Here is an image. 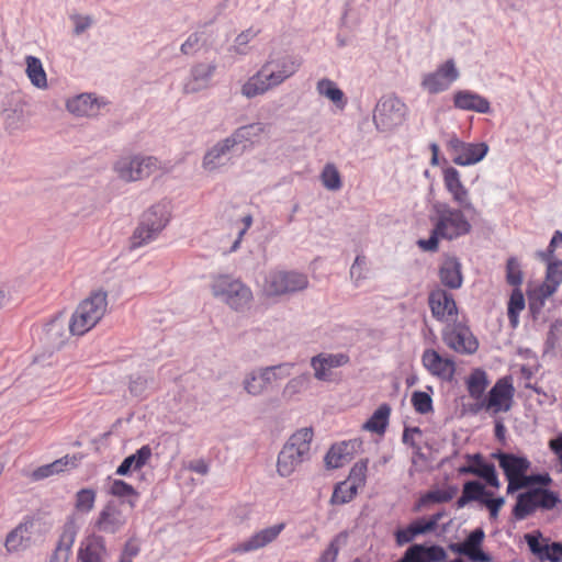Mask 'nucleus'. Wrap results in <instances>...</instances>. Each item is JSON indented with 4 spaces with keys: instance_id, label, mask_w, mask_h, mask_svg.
Returning <instances> with one entry per match:
<instances>
[{
    "instance_id": "obj_1",
    "label": "nucleus",
    "mask_w": 562,
    "mask_h": 562,
    "mask_svg": "<svg viewBox=\"0 0 562 562\" xmlns=\"http://www.w3.org/2000/svg\"><path fill=\"white\" fill-rule=\"evenodd\" d=\"M447 203L437 202L432 205L430 222L432 231L428 239H419L417 245L425 251H437L439 240H454L468 235L472 225L462 211Z\"/></svg>"
},
{
    "instance_id": "obj_2",
    "label": "nucleus",
    "mask_w": 562,
    "mask_h": 562,
    "mask_svg": "<svg viewBox=\"0 0 562 562\" xmlns=\"http://www.w3.org/2000/svg\"><path fill=\"white\" fill-rule=\"evenodd\" d=\"M108 311V292L98 289L82 300L69 321V331L82 336L94 328Z\"/></svg>"
},
{
    "instance_id": "obj_3",
    "label": "nucleus",
    "mask_w": 562,
    "mask_h": 562,
    "mask_svg": "<svg viewBox=\"0 0 562 562\" xmlns=\"http://www.w3.org/2000/svg\"><path fill=\"white\" fill-rule=\"evenodd\" d=\"M313 436V429L305 427L296 430L288 439L278 454L277 472L280 476L292 475L303 462L310 459Z\"/></svg>"
},
{
    "instance_id": "obj_4",
    "label": "nucleus",
    "mask_w": 562,
    "mask_h": 562,
    "mask_svg": "<svg viewBox=\"0 0 562 562\" xmlns=\"http://www.w3.org/2000/svg\"><path fill=\"white\" fill-rule=\"evenodd\" d=\"M170 220V207L168 203H158L144 212L138 226L135 228L131 239V249L140 248L155 240Z\"/></svg>"
},
{
    "instance_id": "obj_5",
    "label": "nucleus",
    "mask_w": 562,
    "mask_h": 562,
    "mask_svg": "<svg viewBox=\"0 0 562 562\" xmlns=\"http://www.w3.org/2000/svg\"><path fill=\"white\" fill-rule=\"evenodd\" d=\"M514 395L515 387L512 376H503L495 382L484 401L469 404L465 412L472 415L482 411L490 412L493 415L507 413L513 406Z\"/></svg>"
},
{
    "instance_id": "obj_6",
    "label": "nucleus",
    "mask_w": 562,
    "mask_h": 562,
    "mask_svg": "<svg viewBox=\"0 0 562 562\" xmlns=\"http://www.w3.org/2000/svg\"><path fill=\"white\" fill-rule=\"evenodd\" d=\"M485 485L480 481L465 482L457 504L458 507H463L470 502H477L488 510L490 518L496 520L505 505V498L503 496L495 497L494 493L487 490Z\"/></svg>"
},
{
    "instance_id": "obj_7",
    "label": "nucleus",
    "mask_w": 562,
    "mask_h": 562,
    "mask_svg": "<svg viewBox=\"0 0 562 562\" xmlns=\"http://www.w3.org/2000/svg\"><path fill=\"white\" fill-rule=\"evenodd\" d=\"M493 457L497 459L498 465L506 477V493L514 494L522 490V482L531 468L530 460L525 456L510 452H497Z\"/></svg>"
},
{
    "instance_id": "obj_8",
    "label": "nucleus",
    "mask_w": 562,
    "mask_h": 562,
    "mask_svg": "<svg viewBox=\"0 0 562 562\" xmlns=\"http://www.w3.org/2000/svg\"><path fill=\"white\" fill-rule=\"evenodd\" d=\"M547 263L544 281L528 293L532 313H539L546 301L551 297L562 283V260L544 261Z\"/></svg>"
},
{
    "instance_id": "obj_9",
    "label": "nucleus",
    "mask_w": 562,
    "mask_h": 562,
    "mask_svg": "<svg viewBox=\"0 0 562 562\" xmlns=\"http://www.w3.org/2000/svg\"><path fill=\"white\" fill-rule=\"evenodd\" d=\"M307 285L308 279L304 273L276 270L266 277L263 292L269 296H277L302 291Z\"/></svg>"
},
{
    "instance_id": "obj_10",
    "label": "nucleus",
    "mask_w": 562,
    "mask_h": 562,
    "mask_svg": "<svg viewBox=\"0 0 562 562\" xmlns=\"http://www.w3.org/2000/svg\"><path fill=\"white\" fill-rule=\"evenodd\" d=\"M214 293L221 296L234 310H243L252 300L250 289L238 280L220 277L213 284Z\"/></svg>"
},
{
    "instance_id": "obj_11",
    "label": "nucleus",
    "mask_w": 562,
    "mask_h": 562,
    "mask_svg": "<svg viewBox=\"0 0 562 562\" xmlns=\"http://www.w3.org/2000/svg\"><path fill=\"white\" fill-rule=\"evenodd\" d=\"M442 340L448 348L462 355H472L479 348L477 339L463 322L448 324L442 329Z\"/></svg>"
},
{
    "instance_id": "obj_12",
    "label": "nucleus",
    "mask_w": 562,
    "mask_h": 562,
    "mask_svg": "<svg viewBox=\"0 0 562 562\" xmlns=\"http://www.w3.org/2000/svg\"><path fill=\"white\" fill-rule=\"evenodd\" d=\"M447 150L458 166H470L481 161L488 151L485 143H465L456 135L447 140Z\"/></svg>"
},
{
    "instance_id": "obj_13",
    "label": "nucleus",
    "mask_w": 562,
    "mask_h": 562,
    "mask_svg": "<svg viewBox=\"0 0 562 562\" xmlns=\"http://www.w3.org/2000/svg\"><path fill=\"white\" fill-rule=\"evenodd\" d=\"M460 74L453 59H448L440 64L435 71L423 76L420 86L430 94H438L448 90Z\"/></svg>"
},
{
    "instance_id": "obj_14",
    "label": "nucleus",
    "mask_w": 562,
    "mask_h": 562,
    "mask_svg": "<svg viewBox=\"0 0 562 562\" xmlns=\"http://www.w3.org/2000/svg\"><path fill=\"white\" fill-rule=\"evenodd\" d=\"M405 120V104L396 98L380 101L373 114L376 127L383 132L391 131Z\"/></svg>"
},
{
    "instance_id": "obj_15",
    "label": "nucleus",
    "mask_w": 562,
    "mask_h": 562,
    "mask_svg": "<svg viewBox=\"0 0 562 562\" xmlns=\"http://www.w3.org/2000/svg\"><path fill=\"white\" fill-rule=\"evenodd\" d=\"M157 168V159L154 157L122 158L115 165L119 177L125 181H137L147 178Z\"/></svg>"
},
{
    "instance_id": "obj_16",
    "label": "nucleus",
    "mask_w": 562,
    "mask_h": 562,
    "mask_svg": "<svg viewBox=\"0 0 562 562\" xmlns=\"http://www.w3.org/2000/svg\"><path fill=\"white\" fill-rule=\"evenodd\" d=\"M428 305L432 317L438 322H454L458 317L459 311L453 294L441 288L430 291Z\"/></svg>"
},
{
    "instance_id": "obj_17",
    "label": "nucleus",
    "mask_w": 562,
    "mask_h": 562,
    "mask_svg": "<svg viewBox=\"0 0 562 562\" xmlns=\"http://www.w3.org/2000/svg\"><path fill=\"white\" fill-rule=\"evenodd\" d=\"M467 464L458 468L460 475H475L482 479L490 487L499 488L501 481L498 479L495 465L485 460L481 453L467 454Z\"/></svg>"
},
{
    "instance_id": "obj_18",
    "label": "nucleus",
    "mask_w": 562,
    "mask_h": 562,
    "mask_svg": "<svg viewBox=\"0 0 562 562\" xmlns=\"http://www.w3.org/2000/svg\"><path fill=\"white\" fill-rule=\"evenodd\" d=\"M266 133V125L262 123L249 124L246 126L239 127L231 137L226 138L222 144H218L215 149H213V154L216 153V157L224 155L229 149L239 146L236 149L243 150L246 148L247 144H254L259 140V137Z\"/></svg>"
},
{
    "instance_id": "obj_19",
    "label": "nucleus",
    "mask_w": 562,
    "mask_h": 562,
    "mask_svg": "<svg viewBox=\"0 0 562 562\" xmlns=\"http://www.w3.org/2000/svg\"><path fill=\"white\" fill-rule=\"evenodd\" d=\"M443 184L453 202L461 209L469 212L476 211L471 202L469 190L462 183L460 172L456 168L448 167L443 170Z\"/></svg>"
},
{
    "instance_id": "obj_20",
    "label": "nucleus",
    "mask_w": 562,
    "mask_h": 562,
    "mask_svg": "<svg viewBox=\"0 0 562 562\" xmlns=\"http://www.w3.org/2000/svg\"><path fill=\"white\" fill-rule=\"evenodd\" d=\"M262 66L269 67L267 77L276 88L291 78L299 70L301 63L292 56L284 55L278 58H270Z\"/></svg>"
},
{
    "instance_id": "obj_21",
    "label": "nucleus",
    "mask_w": 562,
    "mask_h": 562,
    "mask_svg": "<svg viewBox=\"0 0 562 562\" xmlns=\"http://www.w3.org/2000/svg\"><path fill=\"white\" fill-rule=\"evenodd\" d=\"M362 447L358 438L333 445L325 456V463L329 469H338L350 462Z\"/></svg>"
},
{
    "instance_id": "obj_22",
    "label": "nucleus",
    "mask_w": 562,
    "mask_h": 562,
    "mask_svg": "<svg viewBox=\"0 0 562 562\" xmlns=\"http://www.w3.org/2000/svg\"><path fill=\"white\" fill-rule=\"evenodd\" d=\"M425 369L434 376L450 381L456 372V364L450 358L441 357L434 349H426L422 356Z\"/></svg>"
},
{
    "instance_id": "obj_23",
    "label": "nucleus",
    "mask_w": 562,
    "mask_h": 562,
    "mask_svg": "<svg viewBox=\"0 0 562 562\" xmlns=\"http://www.w3.org/2000/svg\"><path fill=\"white\" fill-rule=\"evenodd\" d=\"M349 362L346 353H319L312 358L311 366L314 369V376L319 381H331V370L342 367Z\"/></svg>"
},
{
    "instance_id": "obj_24",
    "label": "nucleus",
    "mask_w": 562,
    "mask_h": 562,
    "mask_svg": "<svg viewBox=\"0 0 562 562\" xmlns=\"http://www.w3.org/2000/svg\"><path fill=\"white\" fill-rule=\"evenodd\" d=\"M285 528L284 522H280L277 525H273L271 527L265 528L262 530H259L255 535H252L249 539L238 543L233 548V552L236 553H246L250 551H256L258 549H261L269 543L273 542L279 535L283 531Z\"/></svg>"
},
{
    "instance_id": "obj_25",
    "label": "nucleus",
    "mask_w": 562,
    "mask_h": 562,
    "mask_svg": "<svg viewBox=\"0 0 562 562\" xmlns=\"http://www.w3.org/2000/svg\"><path fill=\"white\" fill-rule=\"evenodd\" d=\"M443 516L445 513H437L429 519H418L413 521L408 527L396 530V543L398 546H404L411 542L418 535L434 531Z\"/></svg>"
},
{
    "instance_id": "obj_26",
    "label": "nucleus",
    "mask_w": 562,
    "mask_h": 562,
    "mask_svg": "<svg viewBox=\"0 0 562 562\" xmlns=\"http://www.w3.org/2000/svg\"><path fill=\"white\" fill-rule=\"evenodd\" d=\"M290 366L270 367L262 370L259 374H251L245 380V389L249 394L257 395L263 391L266 385L278 375H289Z\"/></svg>"
},
{
    "instance_id": "obj_27",
    "label": "nucleus",
    "mask_w": 562,
    "mask_h": 562,
    "mask_svg": "<svg viewBox=\"0 0 562 562\" xmlns=\"http://www.w3.org/2000/svg\"><path fill=\"white\" fill-rule=\"evenodd\" d=\"M105 554L104 538L97 535L85 538L78 551V558L81 562H103Z\"/></svg>"
},
{
    "instance_id": "obj_28",
    "label": "nucleus",
    "mask_w": 562,
    "mask_h": 562,
    "mask_svg": "<svg viewBox=\"0 0 562 562\" xmlns=\"http://www.w3.org/2000/svg\"><path fill=\"white\" fill-rule=\"evenodd\" d=\"M461 262L456 257H447L438 271L441 284L448 289L457 290L463 283Z\"/></svg>"
},
{
    "instance_id": "obj_29",
    "label": "nucleus",
    "mask_w": 562,
    "mask_h": 562,
    "mask_svg": "<svg viewBox=\"0 0 562 562\" xmlns=\"http://www.w3.org/2000/svg\"><path fill=\"white\" fill-rule=\"evenodd\" d=\"M125 522L122 512L114 504L109 503L100 512L95 526L100 531L115 533Z\"/></svg>"
},
{
    "instance_id": "obj_30",
    "label": "nucleus",
    "mask_w": 562,
    "mask_h": 562,
    "mask_svg": "<svg viewBox=\"0 0 562 562\" xmlns=\"http://www.w3.org/2000/svg\"><path fill=\"white\" fill-rule=\"evenodd\" d=\"M453 104L457 109L479 113H488L491 110L490 102L485 98L469 90L457 91L453 95Z\"/></svg>"
},
{
    "instance_id": "obj_31",
    "label": "nucleus",
    "mask_w": 562,
    "mask_h": 562,
    "mask_svg": "<svg viewBox=\"0 0 562 562\" xmlns=\"http://www.w3.org/2000/svg\"><path fill=\"white\" fill-rule=\"evenodd\" d=\"M268 66H262L260 70L251 76L241 87V93L247 98H255L261 95L269 90L273 89V85L267 77Z\"/></svg>"
},
{
    "instance_id": "obj_32",
    "label": "nucleus",
    "mask_w": 562,
    "mask_h": 562,
    "mask_svg": "<svg viewBox=\"0 0 562 562\" xmlns=\"http://www.w3.org/2000/svg\"><path fill=\"white\" fill-rule=\"evenodd\" d=\"M465 387L469 393V396L474 400V403H480L485 400V391L490 384L487 374L482 369H474L467 376Z\"/></svg>"
},
{
    "instance_id": "obj_33",
    "label": "nucleus",
    "mask_w": 562,
    "mask_h": 562,
    "mask_svg": "<svg viewBox=\"0 0 562 562\" xmlns=\"http://www.w3.org/2000/svg\"><path fill=\"white\" fill-rule=\"evenodd\" d=\"M33 521L25 519L20 522L5 538V549L8 552H16L26 546L30 540Z\"/></svg>"
},
{
    "instance_id": "obj_34",
    "label": "nucleus",
    "mask_w": 562,
    "mask_h": 562,
    "mask_svg": "<svg viewBox=\"0 0 562 562\" xmlns=\"http://www.w3.org/2000/svg\"><path fill=\"white\" fill-rule=\"evenodd\" d=\"M483 537L482 530L473 531L461 546L459 552L469 557L472 562H490L491 558L480 548Z\"/></svg>"
},
{
    "instance_id": "obj_35",
    "label": "nucleus",
    "mask_w": 562,
    "mask_h": 562,
    "mask_svg": "<svg viewBox=\"0 0 562 562\" xmlns=\"http://www.w3.org/2000/svg\"><path fill=\"white\" fill-rule=\"evenodd\" d=\"M151 449L149 446H143L134 454L128 456L116 469V474L126 475L131 469H142L150 459Z\"/></svg>"
},
{
    "instance_id": "obj_36",
    "label": "nucleus",
    "mask_w": 562,
    "mask_h": 562,
    "mask_svg": "<svg viewBox=\"0 0 562 562\" xmlns=\"http://www.w3.org/2000/svg\"><path fill=\"white\" fill-rule=\"evenodd\" d=\"M391 415V407L389 404L380 405L372 416L363 424L364 430L375 432L379 435L384 434Z\"/></svg>"
},
{
    "instance_id": "obj_37",
    "label": "nucleus",
    "mask_w": 562,
    "mask_h": 562,
    "mask_svg": "<svg viewBox=\"0 0 562 562\" xmlns=\"http://www.w3.org/2000/svg\"><path fill=\"white\" fill-rule=\"evenodd\" d=\"M66 105L69 112L78 116H90L98 110L95 100L90 94L77 95L68 100Z\"/></svg>"
},
{
    "instance_id": "obj_38",
    "label": "nucleus",
    "mask_w": 562,
    "mask_h": 562,
    "mask_svg": "<svg viewBox=\"0 0 562 562\" xmlns=\"http://www.w3.org/2000/svg\"><path fill=\"white\" fill-rule=\"evenodd\" d=\"M533 491L520 493L517 496L516 504L513 508V516L517 520H522L533 514L537 509Z\"/></svg>"
},
{
    "instance_id": "obj_39",
    "label": "nucleus",
    "mask_w": 562,
    "mask_h": 562,
    "mask_svg": "<svg viewBox=\"0 0 562 562\" xmlns=\"http://www.w3.org/2000/svg\"><path fill=\"white\" fill-rule=\"evenodd\" d=\"M70 464L69 456H65L60 459L55 460L52 463L38 467L32 472V479L34 481H41L46 477L63 473L67 470Z\"/></svg>"
},
{
    "instance_id": "obj_40",
    "label": "nucleus",
    "mask_w": 562,
    "mask_h": 562,
    "mask_svg": "<svg viewBox=\"0 0 562 562\" xmlns=\"http://www.w3.org/2000/svg\"><path fill=\"white\" fill-rule=\"evenodd\" d=\"M26 75L31 82L37 88L47 87L46 72L43 68L42 61L34 56H26Z\"/></svg>"
},
{
    "instance_id": "obj_41",
    "label": "nucleus",
    "mask_w": 562,
    "mask_h": 562,
    "mask_svg": "<svg viewBox=\"0 0 562 562\" xmlns=\"http://www.w3.org/2000/svg\"><path fill=\"white\" fill-rule=\"evenodd\" d=\"M525 297L521 290L514 289L507 303V316L513 328L518 326L519 314L525 310Z\"/></svg>"
},
{
    "instance_id": "obj_42",
    "label": "nucleus",
    "mask_w": 562,
    "mask_h": 562,
    "mask_svg": "<svg viewBox=\"0 0 562 562\" xmlns=\"http://www.w3.org/2000/svg\"><path fill=\"white\" fill-rule=\"evenodd\" d=\"M316 89L321 95L326 97L338 106H345V94L333 80L327 78L321 79L317 82Z\"/></svg>"
},
{
    "instance_id": "obj_43",
    "label": "nucleus",
    "mask_w": 562,
    "mask_h": 562,
    "mask_svg": "<svg viewBox=\"0 0 562 562\" xmlns=\"http://www.w3.org/2000/svg\"><path fill=\"white\" fill-rule=\"evenodd\" d=\"M542 535L538 531L536 533L525 535V540L532 552L540 561H547L549 554L550 544L547 539H542Z\"/></svg>"
},
{
    "instance_id": "obj_44",
    "label": "nucleus",
    "mask_w": 562,
    "mask_h": 562,
    "mask_svg": "<svg viewBox=\"0 0 562 562\" xmlns=\"http://www.w3.org/2000/svg\"><path fill=\"white\" fill-rule=\"evenodd\" d=\"M358 493V488L350 482L342 481L338 483L333 492L330 502L334 505H342L351 502Z\"/></svg>"
},
{
    "instance_id": "obj_45",
    "label": "nucleus",
    "mask_w": 562,
    "mask_h": 562,
    "mask_svg": "<svg viewBox=\"0 0 562 562\" xmlns=\"http://www.w3.org/2000/svg\"><path fill=\"white\" fill-rule=\"evenodd\" d=\"M321 181L323 186L330 191H338L342 187L340 172L338 171L337 167L331 162L325 165L321 173Z\"/></svg>"
},
{
    "instance_id": "obj_46",
    "label": "nucleus",
    "mask_w": 562,
    "mask_h": 562,
    "mask_svg": "<svg viewBox=\"0 0 562 562\" xmlns=\"http://www.w3.org/2000/svg\"><path fill=\"white\" fill-rule=\"evenodd\" d=\"M368 465V459H361L358 462H356L351 468L346 481L350 482L358 490L364 487L367 483Z\"/></svg>"
},
{
    "instance_id": "obj_47",
    "label": "nucleus",
    "mask_w": 562,
    "mask_h": 562,
    "mask_svg": "<svg viewBox=\"0 0 562 562\" xmlns=\"http://www.w3.org/2000/svg\"><path fill=\"white\" fill-rule=\"evenodd\" d=\"M347 532H340L329 542L328 547L322 552L317 562H336L341 544L347 540Z\"/></svg>"
},
{
    "instance_id": "obj_48",
    "label": "nucleus",
    "mask_w": 562,
    "mask_h": 562,
    "mask_svg": "<svg viewBox=\"0 0 562 562\" xmlns=\"http://www.w3.org/2000/svg\"><path fill=\"white\" fill-rule=\"evenodd\" d=\"M524 280V273L520 262L516 257L508 258L506 262V282L515 289H520Z\"/></svg>"
},
{
    "instance_id": "obj_49",
    "label": "nucleus",
    "mask_w": 562,
    "mask_h": 562,
    "mask_svg": "<svg viewBox=\"0 0 562 562\" xmlns=\"http://www.w3.org/2000/svg\"><path fill=\"white\" fill-rule=\"evenodd\" d=\"M532 491L535 493L533 495H535L537 508H542V509L549 510V509L554 508L560 503V498H559L558 494L550 490L535 488Z\"/></svg>"
},
{
    "instance_id": "obj_50",
    "label": "nucleus",
    "mask_w": 562,
    "mask_h": 562,
    "mask_svg": "<svg viewBox=\"0 0 562 562\" xmlns=\"http://www.w3.org/2000/svg\"><path fill=\"white\" fill-rule=\"evenodd\" d=\"M95 502V492L91 488H82L76 494V508L78 512H90Z\"/></svg>"
},
{
    "instance_id": "obj_51",
    "label": "nucleus",
    "mask_w": 562,
    "mask_h": 562,
    "mask_svg": "<svg viewBox=\"0 0 562 562\" xmlns=\"http://www.w3.org/2000/svg\"><path fill=\"white\" fill-rule=\"evenodd\" d=\"M412 405L419 414H428L432 412V400L426 392L416 391L412 395Z\"/></svg>"
},
{
    "instance_id": "obj_52",
    "label": "nucleus",
    "mask_w": 562,
    "mask_h": 562,
    "mask_svg": "<svg viewBox=\"0 0 562 562\" xmlns=\"http://www.w3.org/2000/svg\"><path fill=\"white\" fill-rule=\"evenodd\" d=\"M451 498H452V493H450L449 491L436 490V491H430L427 494H425L420 498L419 503H420V505H426L428 503H447V502L451 501Z\"/></svg>"
},
{
    "instance_id": "obj_53",
    "label": "nucleus",
    "mask_w": 562,
    "mask_h": 562,
    "mask_svg": "<svg viewBox=\"0 0 562 562\" xmlns=\"http://www.w3.org/2000/svg\"><path fill=\"white\" fill-rule=\"evenodd\" d=\"M46 335L50 340L63 342L65 338V326L59 319H54L46 325Z\"/></svg>"
},
{
    "instance_id": "obj_54",
    "label": "nucleus",
    "mask_w": 562,
    "mask_h": 562,
    "mask_svg": "<svg viewBox=\"0 0 562 562\" xmlns=\"http://www.w3.org/2000/svg\"><path fill=\"white\" fill-rule=\"evenodd\" d=\"M110 493L117 497H125L136 494L134 487L122 480H114L111 485Z\"/></svg>"
},
{
    "instance_id": "obj_55",
    "label": "nucleus",
    "mask_w": 562,
    "mask_h": 562,
    "mask_svg": "<svg viewBox=\"0 0 562 562\" xmlns=\"http://www.w3.org/2000/svg\"><path fill=\"white\" fill-rule=\"evenodd\" d=\"M562 245V233L560 231H555L552 238H551V241L547 248V250L544 251H540L538 254L539 258L542 260V261H549L553 258L554 256V251H555V248L559 246V245Z\"/></svg>"
},
{
    "instance_id": "obj_56",
    "label": "nucleus",
    "mask_w": 562,
    "mask_h": 562,
    "mask_svg": "<svg viewBox=\"0 0 562 562\" xmlns=\"http://www.w3.org/2000/svg\"><path fill=\"white\" fill-rule=\"evenodd\" d=\"M552 482L550 475L548 473L544 474H531L526 476L525 481L522 482V488H527L533 485H542L548 486Z\"/></svg>"
},
{
    "instance_id": "obj_57",
    "label": "nucleus",
    "mask_w": 562,
    "mask_h": 562,
    "mask_svg": "<svg viewBox=\"0 0 562 562\" xmlns=\"http://www.w3.org/2000/svg\"><path fill=\"white\" fill-rule=\"evenodd\" d=\"M71 20L75 24V34L80 35L92 25V19L88 15H74Z\"/></svg>"
},
{
    "instance_id": "obj_58",
    "label": "nucleus",
    "mask_w": 562,
    "mask_h": 562,
    "mask_svg": "<svg viewBox=\"0 0 562 562\" xmlns=\"http://www.w3.org/2000/svg\"><path fill=\"white\" fill-rule=\"evenodd\" d=\"M201 46V37L198 34L190 35L181 45V52L186 55L196 52Z\"/></svg>"
},
{
    "instance_id": "obj_59",
    "label": "nucleus",
    "mask_w": 562,
    "mask_h": 562,
    "mask_svg": "<svg viewBox=\"0 0 562 562\" xmlns=\"http://www.w3.org/2000/svg\"><path fill=\"white\" fill-rule=\"evenodd\" d=\"M366 263L367 261L364 256L359 255L356 257V260L350 269V274L352 278H356L357 281L364 278V276L362 274V270Z\"/></svg>"
},
{
    "instance_id": "obj_60",
    "label": "nucleus",
    "mask_w": 562,
    "mask_h": 562,
    "mask_svg": "<svg viewBox=\"0 0 562 562\" xmlns=\"http://www.w3.org/2000/svg\"><path fill=\"white\" fill-rule=\"evenodd\" d=\"M139 551L140 548L137 541L135 539H130L126 541L121 555L128 559H133L139 553Z\"/></svg>"
},
{
    "instance_id": "obj_61",
    "label": "nucleus",
    "mask_w": 562,
    "mask_h": 562,
    "mask_svg": "<svg viewBox=\"0 0 562 562\" xmlns=\"http://www.w3.org/2000/svg\"><path fill=\"white\" fill-rule=\"evenodd\" d=\"M549 448L557 456L562 471V434L549 441Z\"/></svg>"
},
{
    "instance_id": "obj_62",
    "label": "nucleus",
    "mask_w": 562,
    "mask_h": 562,
    "mask_svg": "<svg viewBox=\"0 0 562 562\" xmlns=\"http://www.w3.org/2000/svg\"><path fill=\"white\" fill-rule=\"evenodd\" d=\"M259 32L260 31L258 29L249 27L236 37V44L238 46L246 45L249 41L255 38L259 34Z\"/></svg>"
},
{
    "instance_id": "obj_63",
    "label": "nucleus",
    "mask_w": 562,
    "mask_h": 562,
    "mask_svg": "<svg viewBox=\"0 0 562 562\" xmlns=\"http://www.w3.org/2000/svg\"><path fill=\"white\" fill-rule=\"evenodd\" d=\"M547 561H550V562L562 561V543L561 542H552L550 544L549 554L547 555Z\"/></svg>"
},
{
    "instance_id": "obj_64",
    "label": "nucleus",
    "mask_w": 562,
    "mask_h": 562,
    "mask_svg": "<svg viewBox=\"0 0 562 562\" xmlns=\"http://www.w3.org/2000/svg\"><path fill=\"white\" fill-rule=\"evenodd\" d=\"M243 224H244V227L238 232V237L235 239L231 250H236L244 234L247 232V229L251 226L252 224V217L251 215H246L244 218H243Z\"/></svg>"
}]
</instances>
